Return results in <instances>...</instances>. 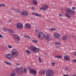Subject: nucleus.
Instances as JSON below:
<instances>
[{"instance_id": "6e6552de", "label": "nucleus", "mask_w": 76, "mask_h": 76, "mask_svg": "<svg viewBox=\"0 0 76 76\" xmlns=\"http://www.w3.org/2000/svg\"><path fill=\"white\" fill-rule=\"evenodd\" d=\"M61 35L58 33H55L54 34V37L55 38H56V39H58V38L60 37Z\"/></svg>"}, {"instance_id": "473e14b6", "label": "nucleus", "mask_w": 76, "mask_h": 76, "mask_svg": "<svg viewBox=\"0 0 76 76\" xmlns=\"http://www.w3.org/2000/svg\"><path fill=\"white\" fill-rule=\"evenodd\" d=\"M3 31H4V32H6V31H7L6 29V28H3Z\"/></svg>"}, {"instance_id": "a878e982", "label": "nucleus", "mask_w": 76, "mask_h": 76, "mask_svg": "<svg viewBox=\"0 0 76 76\" xmlns=\"http://www.w3.org/2000/svg\"><path fill=\"white\" fill-rule=\"evenodd\" d=\"M35 16H39V17H41V15L37 13L36 14Z\"/></svg>"}, {"instance_id": "bb28decb", "label": "nucleus", "mask_w": 76, "mask_h": 76, "mask_svg": "<svg viewBox=\"0 0 76 76\" xmlns=\"http://www.w3.org/2000/svg\"><path fill=\"white\" fill-rule=\"evenodd\" d=\"M15 11L17 13H19V9L18 10L16 9L15 10Z\"/></svg>"}, {"instance_id": "cd10ccee", "label": "nucleus", "mask_w": 76, "mask_h": 76, "mask_svg": "<svg viewBox=\"0 0 76 76\" xmlns=\"http://www.w3.org/2000/svg\"><path fill=\"white\" fill-rule=\"evenodd\" d=\"M24 37L25 38H29L30 39L31 38V37L28 35H25L24 36Z\"/></svg>"}, {"instance_id": "a18cd8bd", "label": "nucleus", "mask_w": 76, "mask_h": 76, "mask_svg": "<svg viewBox=\"0 0 76 76\" xmlns=\"http://www.w3.org/2000/svg\"><path fill=\"white\" fill-rule=\"evenodd\" d=\"M73 61H74V62H75L76 63V59H74V60H73Z\"/></svg>"}, {"instance_id": "f704fd0d", "label": "nucleus", "mask_w": 76, "mask_h": 76, "mask_svg": "<svg viewBox=\"0 0 76 76\" xmlns=\"http://www.w3.org/2000/svg\"><path fill=\"white\" fill-rule=\"evenodd\" d=\"M51 64H52L53 66H54L56 64V63L53 62L51 63Z\"/></svg>"}, {"instance_id": "c85d7f7f", "label": "nucleus", "mask_w": 76, "mask_h": 76, "mask_svg": "<svg viewBox=\"0 0 76 76\" xmlns=\"http://www.w3.org/2000/svg\"><path fill=\"white\" fill-rule=\"evenodd\" d=\"M17 28H19V23H17Z\"/></svg>"}, {"instance_id": "3c124183", "label": "nucleus", "mask_w": 76, "mask_h": 76, "mask_svg": "<svg viewBox=\"0 0 76 76\" xmlns=\"http://www.w3.org/2000/svg\"><path fill=\"white\" fill-rule=\"evenodd\" d=\"M2 6V4H0V7Z\"/></svg>"}, {"instance_id": "7c9ffc66", "label": "nucleus", "mask_w": 76, "mask_h": 76, "mask_svg": "<svg viewBox=\"0 0 76 76\" xmlns=\"http://www.w3.org/2000/svg\"><path fill=\"white\" fill-rule=\"evenodd\" d=\"M50 29L51 31H56V30H57L56 29H54L53 28H51Z\"/></svg>"}, {"instance_id": "603ef678", "label": "nucleus", "mask_w": 76, "mask_h": 76, "mask_svg": "<svg viewBox=\"0 0 76 76\" xmlns=\"http://www.w3.org/2000/svg\"><path fill=\"white\" fill-rule=\"evenodd\" d=\"M72 76H76L75 75H73Z\"/></svg>"}, {"instance_id": "13d9d810", "label": "nucleus", "mask_w": 76, "mask_h": 76, "mask_svg": "<svg viewBox=\"0 0 76 76\" xmlns=\"http://www.w3.org/2000/svg\"><path fill=\"white\" fill-rule=\"evenodd\" d=\"M47 54H45V55H46Z\"/></svg>"}, {"instance_id": "423d86ee", "label": "nucleus", "mask_w": 76, "mask_h": 76, "mask_svg": "<svg viewBox=\"0 0 76 76\" xmlns=\"http://www.w3.org/2000/svg\"><path fill=\"white\" fill-rule=\"evenodd\" d=\"M5 56L9 60H12L13 58V56L11 54L8 53L5 55Z\"/></svg>"}, {"instance_id": "412c9836", "label": "nucleus", "mask_w": 76, "mask_h": 76, "mask_svg": "<svg viewBox=\"0 0 76 76\" xmlns=\"http://www.w3.org/2000/svg\"><path fill=\"white\" fill-rule=\"evenodd\" d=\"M15 70L17 73H19V68L16 67L15 68Z\"/></svg>"}, {"instance_id": "9b49d317", "label": "nucleus", "mask_w": 76, "mask_h": 76, "mask_svg": "<svg viewBox=\"0 0 76 76\" xmlns=\"http://www.w3.org/2000/svg\"><path fill=\"white\" fill-rule=\"evenodd\" d=\"M30 72L34 75H35L37 74V71L35 70L31 69L30 71Z\"/></svg>"}, {"instance_id": "c756f323", "label": "nucleus", "mask_w": 76, "mask_h": 76, "mask_svg": "<svg viewBox=\"0 0 76 76\" xmlns=\"http://www.w3.org/2000/svg\"><path fill=\"white\" fill-rule=\"evenodd\" d=\"M10 76H15V73H12V74L10 75Z\"/></svg>"}, {"instance_id": "de8ad7c7", "label": "nucleus", "mask_w": 76, "mask_h": 76, "mask_svg": "<svg viewBox=\"0 0 76 76\" xmlns=\"http://www.w3.org/2000/svg\"><path fill=\"white\" fill-rule=\"evenodd\" d=\"M65 70H68V68H65Z\"/></svg>"}, {"instance_id": "09e8293b", "label": "nucleus", "mask_w": 76, "mask_h": 76, "mask_svg": "<svg viewBox=\"0 0 76 76\" xmlns=\"http://www.w3.org/2000/svg\"><path fill=\"white\" fill-rule=\"evenodd\" d=\"M16 65H17V66H19V64L17 63L16 64Z\"/></svg>"}, {"instance_id": "f257e3e1", "label": "nucleus", "mask_w": 76, "mask_h": 76, "mask_svg": "<svg viewBox=\"0 0 76 76\" xmlns=\"http://www.w3.org/2000/svg\"><path fill=\"white\" fill-rule=\"evenodd\" d=\"M65 11L68 13V14L71 15H74L75 13V11L72 10L69 8H66V9Z\"/></svg>"}, {"instance_id": "49530a36", "label": "nucleus", "mask_w": 76, "mask_h": 76, "mask_svg": "<svg viewBox=\"0 0 76 76\" xmlns=\"http://www.w3.org/2000/svg\"><path fill=\"white\" fill-rule=\"evenodd\" d=\"M0 38H3V36L1 34H0Z\"/></svg>"}, {"instance_id": "4be33fe9", "label": "nucleus", "mask_w": 76, "mask_h": 76, "mask_svg": "<svg viewBox=\"0 0 76 76\" xmlns=\"http://www.w3.org/2000/svg\"><path fill=\"white\" fill-rule=\"evenodd\" d=\"M4 62L5 63H6V64H7L8 65H12V64L9 62H7L6 61H4Z\"/></svg>"}, {"instance_id": "4c0bfd02", "label": "nucleus", "mask_w": 76, "mask_h": 76, "mask_svg": "<svg viewBox=\"0 0 76 76\" xmlns=\"http://www.w3.org/2000/svg\"><path fill=\"white\" fill-rule=\"evenodd\" d=\"M32 42H36V43H37V41H36L35 40H33L32 41Z\"/></svg>"}, {"instance_id": "393cba45", "label": "nucleus", "mask_w": 76, "mask_h": 76, "mask_svg": "<svg viewBox=\"0 0 76 76\" xmlns=\"http://www.w3.org/2000/svg\"><path fill=\"white\" fill-rule=\"evenodd\" d=\"M66 15L68 18H69V19L70 18V16L69 14H66Z\"/></svg>"}, {"instance_id": "6ab92c4d", "label": "nucleus", "mask_w": 76, "mask_h": 76, "mask_svg": "<svg viewBox=\"0 0 76 76\" xmlns=\"http://www.w3.org/2000/svg\"><path fill=\"white\" fill-rule=\"evenodd\" d=\"M68 36L67 35H65L63 37H62V39L63 40H65L68 37Z\"/></svg>"}, {"instance_id": "0eeeda50", "label": "nucleus", "mask_w": 76, "mask_h": 76, "mask_svg": "<svg viewBox=\"0 0 76 76\" xmlns=\"http://www.w3.org/2000/svg\"><path fill=\"white\" fill-rule=\"evenodd\" d=\"M13 37L15 38L16 41L19 42V37L17 34H15L13 35Z\"/></svg>"}, {"instance_id": "39448f33", "label": "nucleus", "mask_w": 76, "mask_h": 76, "mask_svg": "<svg viewBox=\"0 0 76 76\" xmlns=\"http://www.w3.org/2000/svg\"><path fill=\"white\" fill-rule=\"evenodd\" d=\"M54 74V73L53 70H49L46 72V75L48 76H51L53 75Z\"/></svg>"}, {"instance_id": "4468645a", "label": "nucleus", "mask_w": 76, "mask_h": 76, "mask_svg": "<svg viewBox=\"0 0 76 76\" xmlns=\"http://www.w3.org/2000/svg\"><path fill=\"white\" fill-rule=\"evenodd\" d=\"M64 58L65 60H66L67 61H69L70 60V58L69 56H64Z\"/></svg>"}, {"instance_id": "f03ea898", "label": "nucleus", "mask_w": 76, "mask_h": 76, "mask_svg": "<svg viewBox=\"0 0 76 76\" xmlns=\"http://www.w3.org/2000/svg\"><path fill=\"white\" fill-rule=\"evenodd\" d=\"M30 49L31 51H33L34 53H38L39 51V48H37L33 46H31Z\"/></svg>"}, {"instance_id": "f8f14e48", "label": "nucleus", "mask_w": 76, "mask_h": 76, "mask_svg": "<svg viewBox=\"0 0 76 76\" xmlns=\"http://www.w3.org/2000/svg\"><path fill=\"white\" fill-rule=\"evenodd\" d=\"M45 39L47 41H50L51 40V38L50 37V35H46L45 37Z\"/></svg>"}, {"instance_id": "aec40b11", "label": "nucleus", "mask_w": 76, "mask_h": 76, "mask_svg": "<svg viewBox=\"0 0 76 76\" xmlns=\"http://www.w3.org/2000/svg\"><path fill=\"white\" fill-rule=\"evenodd\" d=\"M26 53V54H30L31 53V51L28 50H25Z\"/></svg>"}, {"instance_id": "1a4fd4ad", "label": "nucleus", "mask_w": 76, "mask_h": 76, "mask_svg": "<svg viewBox=\"0 0 76 76\" xmlns=\"http://www.w3.org/2000/svg\"><path fill=\"white\" fill-rule=\"evenodd\" d=\"M43 7L41 8H40V9H42V10H47V9H48V6H47L46 5H43Z\"/></svg>"}, {"instance_id": "a211bd4d", "label": "nucleus", "mask_w": 76, "mask_h": 76, "mask_svg": "<svg viewBox=\"0 0 76 76\" xmlns=\"http://www.w3.org/2000/svg\"><path fill=\"white\" fill-rule=\"evenodd\" d=\"M45 71L44 70H41L39 71V73H41V75H44L45 73Z\"/></svg>"}, {"instance_id": "864d4df0", "label": "nucleus", "mask_w": 76, "mask_h": 76, "mask_svg": "<svg viewBox=\"0 0 76 76\" xmlns=\"http://www.w3.org/2000/svg\"><path fill=\"white\" fill-rule=\"evenodd\" d=\"M11 20H9V22H10L11 21Z\"/></svg>"}, {"instance_id": "e433bc0d", "label": "nucleus", "mask_w": 76, "mask_h": 76, "mask_svg": "<svg viewBox=\"0 0 76 76\" xmlns=\"http://www.w3.org/2000/svg\"><path fill=\"white\" fill-rule=\"evenodd\" d=\"M8 47L9 48H12V46H10V45H8Z\"/></svg>"}, {"instance_id": "9d476101", "label": "nucleus", "mask_w": 76, "mask_h": 76, "mask_svg": "<svg viewBox=\"0 0 76 76\" xmlns=\"http://www.w3.org/2000/svg\"><path fill=\"white\" fill-rule=\"evenodd\" d=\"M21 14L22 15H23L25 16H28V12L26 11H23L22 12H21Z\"/></svg>"}, {"instance_id": "72a5a7b5", "label": "nucleus", "mask_w": 76, "mask_h": 76, "mask_svg": "<svg viewBox=\"0 0 76 76\" xmlns=\"http://www.w3.org/2000/svg\"><path fill=\"white\" fill-rule=\"evenodd\" d=\"M56 44H57V45H59L60 44V43L59 42H57L56 43H55Z\"/></svg>"}, {"instance_id": "2f4dec72", "label": "nucleus", "mask_w": 76, "mask_h": 76, "mask_svg": "<svg viewBox=\"0 0 76 76\" xmlns=\"http://www.w3.org/2000/svg\"><path fill=\"white\" fill-rule=\"evenodd\" d=\"M62 58V56H58V58Z\"/></svg>"}, {"instance_id": "dca6fc26", "label": "nucleus", "mask_w": 76, "mask_h": 76, "mask_svg": "<svg viewBox=\"0 0 76 76\" xmlns=\"http://www.w3.org/2000/svg\"><path fill=\"white\" fill-rule=\"evenodd\" d=\"M7 31H9L10 34H14V31L11 29H7Z\"/></svg>"}, {"instance_id": "79ce46f5", "label": "nucleus", "mask_w": 76, "mask_h": 76, "mask_svg": "<svg viewBox=\"0 0 76 76\" xmlns=\"http://www.w3.org/2000/svg\"><path fill=\"white\" fill-rule=\"evenodd\" d=\"M72 9H73V10H75V7H72Z\"/></svg>"}, {"instance_id": "58836bf2", "label": "nucleus", "mask_w": 76, "mask_h": 76, "mask_svg": "<svg viewBox=\"0 0 76 76\" xmlns=\"http://www.w3.org/2000/svg\"><path fill=\"white\" fill-rule=\"evenodd\" d=\"M73 55L74 56H76V51L74 53Z\"/></svg>"}, {"instance_id": "ea45409f", "label": "nucleus", "mask_w": 76, "mask_h": 76, "mask_svg": "<svg viewBox=\"0 0 76 76\" xmlns=\"http://www.w3.org/2000/svg\"><path fill=\"white\" fill-rule=\"evenodd\" d=\"M59 16H60L61 17H63V15H61V14H59Z\"/></svg>"}, {"instance_id": "b1692460", "label": "nucleus", "mask_w": 76, "mask_h": 76, "mask_svg": "<svg viewBox=\"0 0 76 76\" xmlns=\"http://www.w3.org/2000/svg\"><path fill=\"white\" fill-rule=\"evenodd\" d=\"M39 63H42V61L41 60V57L39 56Z\"/></svg>"}, {"instance_id": "5fc2aeb1", "label": "nucleus", "mask_w": 76, "mask_h": 76, "mask_svg": "<svg viewBox=\"0 0 76 76\" xmlns=\"http://www.w3.org/2000/svg\"><path fill=\"white\" fill-rule=\"evenodd\" d=\"M31 8L32 9H34V7H32Z\"/></svg>"}, {"instance_id": "5701e85b", "label": "nucleus", "mask_w": 76, "mask_h": 76, "mask_svg": "<svg viewBox=\"0 0 76 76\" xmlns=\"http://www.w3.org/2000/svg\"><path fill=\"white\" fill-rule=\"evenodd\" d=\"M33 2L35 5H37V1L36 0H33Z\"/></svg>"}, {"instance_id": "2eb2a0df", "label": "nucleus", "mask_w": 76, "mask_h": 76, "mask_svg": "<svg viewBox=\"0 0 76 76\" xmlns=\"http://www.w3.org/2000/svg\"><path fill=\"white\" fill-rule=\"evenodd\" d=\"M23 69H22V67H20V74L22 75L23 73Z\"/></svg>"}, {"instance_id": "8fccbe9b", "label": "nucleus", "mask_w": 76, "mask_h": 76, "mask_svg": "<svg viewBox=\"0 0 76 76\" xmlns=\"http://www.w3.org/2000/svg\"><path fill=\"white\" fill-rule=\"evenodd\" d=\"M54 57H55V58H58V56H55Z\"/></svg>"}, {"instance_id": "f3484780", "label": "nucleus", "mask_w": 76, "mask_h": 76, "mask_svg": "<svg viewBox=\"0 0 76 76\" xmlns=\"http://www.w3.org/2000/svg\"><path fill=\"white\" fill-rule=\"evenodd\" d=\"M23 24L22 23H19V29H23Z\"/></svg>"}, {"instance_id": "6e6d98bb", "label": "nucleus", "mask_w": 76, "mask_h": 76, "mask_svg": "<svg viewBox=\"0 0 76 76\" xmlns=\"http://www.w3.org/2000/svg\"><path fill=\"white\" fill-rule=\"evenodd\" d=\"M69 4H71V2H70L69 3Z\"/></svg>"}, {"instance_id": "a19ab883", "label": "nucleus", "mask_w": 76, "mask_h": 76, "mask_svg": "<svg viewBox=\"0 0 76 76\" xmlns=\"http://www.w3.org/2000/svg\"><path fill=\"white\" fill-rule=\"evenodd\" d=\"M2 6H4V7H6V6L5 5H4V4H2Z\"/></svg>"}, {"instance_id": "20e7f679", "label": "nucleus", "mask_w": 76, "mask_h": 76, "mask_svg": "<svg viewBox=\"0 0 76 76\" xmlns=\"http://www.w3.org/2000/svg\"><path fill=\"white\" fill-rule=\"evenodd\" d=\"M11 53V54L14 57H16V56H18V52L15 49H12Z\"/></svg>"}, {"instance_id": "7ed1b4c3", "label": "nucleus", "mask_w": 76, "mask_h": 76, "mask_svg": "<svg viewBox=\"0 0 76 76\" xmlns=\"http://www.w3.org/2000/svg\"><path fill=\"white\" fill-rule=\"evenodd\" d=\"M38 38L40 39H44L45 38V34L43 32H39L38 34Z\"/></svg>"}, {"instance_id": "c03bdc74", "label": "nucleus", "mask_w": 76, "mask_h": 76, "mask_svg": "<svg viewBox=\"0 0 76 76\" xmlns=\"http://www.w3.org/2000/svg\"><path fill=\"white\" fill-rule=\"evenodd\" d=\"M32 14H33V15H36V13L35 12H32Z\"/></svg>"}, {"instance_id": "37998d69", "label": "nucleus", "mask_w": 76, "mask_h": 76, "mask_svg": "<svg viewBox=\"0 0 76 76\" xmlns=\"http://www.w3.org/2000/svg\"><path fill=\"white\" fill-rule=\"evenodd\" d=\"M11 9L12 10H15V9H14V8H13L12 7L11 8Z\"/></svg>"}, {"instance_id": "4d7b16f0", "label": "nucleus", "mask_w": 76, "mask_h": 76, "mask_svg": "<svg viewBox=\"0 0 76 76\" xmlns=\"http://www.w3.org/2000/svg\"><path fill=\"white\" fill-rule=\"evenodd\" d=\"M72 37H74V36H72Z\"/></svg>"}, {"instance_id": "ddd939ff", "label": "nucleus", "mask_w": 76, "mask_h": 76, "mask_svg": "<svg viewBox=\"0 0 76 76\" xmlns=\"http://www.w3.org/2000/svg\"><path fill=\"white\" fill-rule=\"evenodd\" d=\"M25 26L26 28L28 29H31V25L29 24V23L26 24Z\"/></svg>"}, {"instance_id": "c9c22d12", "label": "nucleus", "mask_w": 76, "mask_h": 76, "mask_svg": "<svg viewBox=\"0 0 76 76\" xmlns=\"http://www.w3.org/2000/svg\"><path fill=\"white\" fill-rule=\"evenodd\" d=\"M24 72L25 73H27L26 69V68H25L24 69Z\"/></svg>"}]
</instances>
